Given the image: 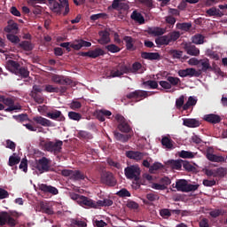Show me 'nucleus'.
<instances>
[{"mask_svg":"<svg viewBox=\"0 0 227 227\" xmlns=\"http://www.w3.org/2000/svg\"><path fill=\"white\" fill-rule=\"evenodd\" d=\"M141 68H143V65L139 62H135L132 64V67L129 66L130 74H136L137 72H139Z\"/></svg>","mask_w":227,"mask_h":227,"instance_id":"49530a36","label":"nucleus"},{"mask_svg":"<svg viewBox=\"0 0 227 227\" xmlns=\"http://www.w3.org/2000/svg\"><path fill=\"white\" fill-rule=\"evenodd\" d=\"M4 215H5V224H8V226H11V227L16 226L17 221L14 220L13 217H12L6 212H4Z\"/></svg>","mask_w":227,"mask_h":227,"instance_id":"ea45409f","label":"nucleus"},{"mask_svg":"<svg viewBox=\"0 0 227 227\" xmlns=\"http://www.w3.org/2000/svg\"><path fill=\"white\" fill-rule=\"evenodd\" d=\"M112 205L113 200L110 199H104L103 200L96 201V208H98V207H112Z\"/></svg>","mask_w":227,"mask_h":227,"instance_id":"4c0bfd02","label":"nucleus"},{"mask_svg":"<svg viewBox=\"0 0 227 227\" xmlns=\"http://www.w3.org/2000/svg\"><path fill=\"white\" fill-rule=\"evenodd\" d=\"M51 82L61 86H74V81L63 75L53 74L51 76Z\"/></svg>","mask_w":227,"mask_h":227,"instance_id":"9d476101","label":"nucleus"},{"mask_svg":"<svg viewBox=\"0 0 227 227\" xmlns=\"http://www.w3.org/2000/svg\"><path fill=\"white\" fill-rule=\"evenodd\" d=\"M206 157L210 162H224V157L211 153H207Z\"/></svg>","mask_w":227,"mask_h":227,"instance_id":"7c9ffc66","label":"nucleus"},{"mask_svg":"<svg viewBox=\"0 0 227 227\" xmlns=\"http://www.w3.org/2000/svg\"><path fill=\"white\" fill-rule=\"evenodd\" d=\"M169 54L170 56H172L174 59H180L182 56H184V51L177 50H170Z\"/></svg>","mask_w":227,"mask_h":227,"instance_id":"09e8293b","label":"nucleus"},{"mask_svg":"<svg viewBox=\"0 0 227 227\" xmlns=\"http://www.w3.org/2000/svg\"><path fill=\"white\" fill-rule=\"evenodd\" d=\"M160 215H161L163 219H168V217H171V211L168 208L161 209L160 211Z\"/></svg>","mask_w":227,"mask_h":227,"instance_id":"0e129e2a","label":"nucleus"},{"mask_svg":"<svg viewBox=\"0 0 227 227\" xmlns=\"http://www.w3.org/2000/svg\"><path fill=\"white\" fill-rule=\"evenodd\" d=\"M187 180L185 179H178L176 182V184H172V187L176 188L177 191L181 192H186L187 191Z\"/></svg>","mask_w":227,"mask_h":227,"instance_id":"5701e85b","label":"nucleus"},{"mask_svg":"<svg viewBox=\"0 0 227 227\" xmlns=\"http://www.w3.org/2000/svg\"><path fill=\"white\" fill-rule=\"evenodd\" d=\"M178 38H180V33L178 31H172L168 35L158 36L155 39V43L158 45V47L162 45H169V43L176 42Z\"/></svg>","mask_w":227,"mask_h":227,"instance_id":"20e7f679","label":"nucleus"},{"mask_svg":"<svg viewBox=\"0 0 227 227\" xmlns=\"http://www.w3.org/2000/svg\"><path fill=\"white\" fill-rule=\"evenodd\" d=\"M147 33L151 35V36H162V35L166 33V30L159 27H153L147 29Z\"/></svg>","mask_w":227,"mask_h":227,"instance_id":"a878e982","label":"nucleus"},{"mask_svg":"<svg viewBox=\"0 0 227 227\" xmlns=\"http://www.w3.org/2000/svg\"><path fill=\"white\" fill-rule=\"evenodd\" d=\"M81 207H89V208H97V201L82 195V199H80V202L78 203Z\"/></svg>","mask_w":227,"mask_h":227,"instance_id":"dca6fc26","label":"nucleus"},{"mask_svg":"<svg viewBox=\"0 0 227 227\" xmlns=\"http://www.w3.org/2000/svg\"><path fill=\"white\" fill-rule=\"evenodd\" d=\"M108 52H112V54H116V52H120L121 49L118 47L116 44H108L105 47Z\"/></svg>","mask_w":227,"mask_h":227,"instance_id":"c03bdc74","label":"nucleus"},{"mask_svg":"<svg viewBox=\"0 0 227 227\" xmlns=\"http://www.w3.org/2000/svg\"><path fill=\"white\" fill-rule=\"evenodd\" d=\"M39 191H42V192H44V194H52L53 196H56L57 194H59V191L58 188L52 186V185H47L45 184H38Z\"/></svg>","mask_w":227,"mask_h":227,"instance_id":"4468645a","label":"nucleus"},{"mask_svg":"<svg viewBox=\"0 0 227 227\" xmlns=\"http://www.w3.org/2000/svg\"><path fill=\"white\" fill-rule=\"evenodd\" d=\"M149 95H152V93H150L149 91L137 90L128 93L126 95V98H128L129 100H131V98H135L136 100H137V102H139V100H143V98H146Z\"/></svg>","mask_w":227,"mask_h":227,"instance_id":"1a4fd4ad","label":"nucleus"},{"mask_svg":"<svg viewBox=\"0 0 227 227\" xmlns=\"http://www.w3.org/2000/svg\"><path fill=\"white\" fill-rule=\"evenodd\" d=\"M146 153H141L139 151H128L126 152V157L128 159H133V160H142Z\"/></svg>","mask_w":227,"mask_h":227,"instance_id":"412c9836","label":"nucleus"},{"mask_svg":"<svg viewBox=\"0 0 227 227\" xmlns=\"http://www.w3.org/2000/svg\"><path fill=\"white\" fill-rule=\"evenodd\" d=\"M167 81L170 84V88H173V86H178V84H180V82H182L180 78L175 77V76H168Z\"/></svg>","mask_w":227,"mask_h":227,"instance_id":"58836bf2","label":"nucleus"},{"mask_svg":"<svg viewBox=\"0 0 227 227\" xmlns=\"http://www.w3.org/2000/svg\"><path fill=\"white\" fill-rule=\"evenodd\" d=\"M143 59H148L149 61H160V54L159 52H146L141 53Z\"/></svg>","mask_w":227,"mask_h":227,"instance_id":"aec40b11","label":"nucleus"},{"mask_svg":"<svg viewBox=\"0 0 227 227\" xmlns=\"http://www.w3.org/2000/svg\"><path fill=\"white\" fill-rule=\"evenodd\" d=\"M44 91L47 93H59V89L58 87H53L51 84L45 85Z\"/></svg>","mask_w":227,"mask_h":227,"instance_id":"5fc2aeb1","label":"nucleus"},{"mask_svg":"<svg viewBox=\"0 0 227 227\" xmlns=\"http://www.w3.org/2000/svg\"><path fill=\"white\" fill-rule=\"evenodd\" d=\"M183 125L190 129H196V127H200V124L198 119H184Z\"/></svg>","mask_w":227,"mask_h":227,"instance_id":"cd10ccee","label":"nucleus"},{"mask_svg":"<svg viewBox=\"0 0 227 227\" xmlns=\"http://www.w3.org/2000/svg\"><path fill=\"white\" fill-rule=\"evenodd\" d=\"M99 39L98 40V43L100 45H107V43H111V34L107 30H101L98 32Z\"/></svg>","mask_w":227,"mask_h":227,"instance_id":"2eb2a0df","label":"nucleus"},{"mask_svg":"<svg viewBox=\"0 0 227 227\" xmlns=\"http://www.w3.org/2000/svg\"><path fill=\"white\" fill-rule=\"evenodd\" d=\"M0 102H3L4 106H8L5 109L6 113H12V111H19V109H20V106H15V101H13L12 98H4L2 96Z\"/></svg>","mask_w":227,"mask_h":227,"instance_id":"f8f14e48","label":"nucleus"},{"mask_svg":"<svg viewBox=\"0 0 227 227\" xmlns=\"http://www.w3.org/2000/svg\"><path fill=\"white\" fill-rule=\"evenodd\" d=\"M20 162V158L16 157V156H10L9 158V166L13 167L17 166Z\"/></svg>","mask_w":227,"mask_h":227,"instance_id":"bf43d9fd","label":"nucleus"},{"mask_svg":"<svg viewBox=\"0 0 227 227\" xmlns=\"http://www.w3.org/2000/svg\"><path fill=\"white\" fill-rule=\"evenodd\" d=\"M40 212H43V214H47L48 215H52L54 214V211L52 208H51L47 204L44 202H40Z\"/></svg>","mask_w":227,"mask_h":227,"instance_id":"c9c22d12","label":"nucleus"},{"mask_svg":"<svg viewBox=\"0 0 227 227\" xmlns=\"http://www.w3.org/2000/svg\"><path fill=\"white\" fill-rule=\"evenodd\" d=\"M179 157H181V159H194V153L189 151H181L179 153Z\"/></svg>","mask_w":227,"mask_h":227,"instance_id":"3c124183","label":"nucleus"},{"mask_svg":"<svg viewBox=\"0 0 227 227\" xmlns=\"http://www.w3.org/2000/svg\"><path fill=\"white\" fill-rule=\"evenodd\" d=\"M203 120L205 121H207V123H212L213 125L221 123V121H222L221 116L215 114H209L204 115Z\"/></svg>","mask_w":227,"mask_h":227,"instance_id":"4be33fe9","label":"nucleus"},{"mask_svg":"<svg viewBox=\"0 0 227 227\" xmlns=\"http://www.w3.org/2000/svg\"><path fill=\"white\" fill-rule=\"evenodd\" d=\"M7 24H8V26H6L4 28V31L5 33H12V31H18L19 30V24H17L12 20H8Z\"/></svg>","mask_w":227,"mask_h":227,"instance_id":"c756f323","label":"nucleus"},{"mask_svg":"<svg viewBox=\"0 0 227 227\" xmlns=\"http://www.w3.org/2000/svg\"><path fill=\"white\" fill-rule=\"evenodd\" d=\"M198 189H200V184H192L188 183L185 192H192L194 191H198Z\"/></svg>","mask_w":227,"mask_h":227,"instance_id":"680f3d73","label":"nucleus"},{"mask_svg":"<svg viewBox=\"0 0 227 227\" xmlns=\"http://www.w3.org/2000/svg\"><path fill=\"white\" fill-rule=\"evenodd\" d=\"M161 145L167 148V150H173V148H175V145H173V140L168 137H163L161 138Z\"/></svg>","mask_w":227,"mask_h":227,"instance_id":"72a5a7b5","label":"nucleus"},{"mask_svg":"<svg viewBox=\"0 0 227 227\" xmlns=\"http://www.w3.org/2000/svg\"><path fill=\"white\" fill-rule=\"evenodd\" d=\"M183 168L185 169V171H195L196 167L192 166L189 161H184L183 163Z\"/></svg>","mask_w":227,"mask_h":227,"instance_id":"69168bd1","label":"nucleus"},{"mask_svg":"<svg viewBox=\"0 0 227 227\" xmlns=\"http://www.w3.org/2000/svg\"><path fill=\"white\" fill-rule=\"evenodd\" d=\"M78 56H82L91 58L92 59H97V58H100V56H106V51L102 50V48H96L94 50H90L89 51H80Z\"/></svg>","mask_w":227,"mask_h":227,"instance_id":"6e6552de","label":"nucleus"},{"mask_svg":"<svg viewBox=\"0 0 227 227\" xmlns=\"http://www.w3.org/2000/svg\"><path fill=\"white\" fill-rule=\"evenodd\" d=\"M144 86H149L151 90H157L159 83L153 80H148L143 82Z\"/></svg>","mask_w":227,"mask_h":227,"instance_id":"8fccbe9b","label":"nucleus"},{"mask_svg":"<svg viewBox=\"0 0 227 227\" xmlns=\"http://www.w3.org/2000/svg\"><path fill=\"white\" fill-rule=\"evenodd\" d=\"M118 67L121 70V74H122V75L124 74H130V66L122 64L121 66H118Z\"/></svg>","mask_w":227,"mask_h":227,"instance_id":"e2e57ef3","label":"nucleus"},{"mask_svg":"<svg viewBox=\"0 0 227 227\" xmlns=\"http://www.w3.org/2000/svg\"><path fill=\"white\" fill-rule=\"evenodd\" d=\"M123 40L126 43V49L127 51H134V43L136 42V40H134V38H132V36L130 35H125L123 37Z\"/></svg>","mask_w":227,"mask_h":227,"instance_id":"2f4dec72","label":"nucleus"},{"mask_svg":"<svg viewBox=\"0 0 227 227\" xmlns=\"http://www.w3.org/2000/svg\"><path fill=\"white\" fill-rule=\"evenodd\" d=\"M124 175L129 180L137 182L141 179V168L137 165H131L124 169Z\"/></svg>","mask_w":227,"mask_h":227,"instance_id":"39448f33","label":"nucleus"},{"mask_svg":"<svg viewBox=\"0 0 227 227\" xmlns=\"http://www.w3.org/2000/svg\"><path fill=\"white\" fill-rule=\"evenodd\" d=\"M33 121L38 125H42V127H52V121L42 116H35Z\"/></svg>","mask_w":227,"mask_h":227,"instance_id":"393cba45","label":"nucleus"},{"mask_svg":"<svg viewBox=\"0 0 227 227\" xmlns=\"http://www.w3.org/2000/svg\"><path fill=\"white\" fill-rule=\"evenodd\" d=\"M207 17H224V12L215 7H211L206 11Z\"/></svg>","mask_w":227,"mask_h":227,"instance_id":"bb28decb","label":"nucleus"},{"mask_svg":"<svg viewBox=\"0 0 227 227\" xmlns=\"http://www.w3.org/2000/svg\"><path fill=\"white\" fill-rule=\"evenodd\" d=\"M199 226L200 227H210V221L208 220V218H202L199 222Z\"/></svg>","mask_w":227,"mask_h":227,"instance_id":"338daca9","label":"nucleus"},{"mask_svg":"<svg viewBox=\"0 0 227 227\" xmlns=\"http://www.w3.org/2000/svg\"><path fill=\"white\" fill-rule=\"evenodd\" d=\"M224 214H226V212L223 209H214L209 212V215L214 219L219 217V215H224Z\"/></svg>","mask_w":227,"mask_h":227,"instance_id":"de8ad7c7","label":"nucleus"},{"mask_svg":"<svg viewBox=\"0 0 227 227\" xmlns=\"http://www.w3.org/2000/svg\"><path fill=\"white\" fill-rule=\"evenodd\" d=\"M184 49L186 54H189V56H198L200 54V50L198 47L191 43H184Z\"/></svg>","mask_w":227,"mask_h":227,"instance_id":"a211bd4d","label":"nucleus"},{"mask_svg":"<svg viewBox=\"0 0 227 227\" xmlns=\"http://www.w3.org/2000/svg\"><path fill=\"white\" fill-rule=\"evenodd\" d=\"M192 143H194V145H202L203 140L201 139V137H200V136L193 135L192 137Z\"/></svg>","mask_w":227,"mask_h":227,"instance_id":"774afa93","label":"nucleus"},{"mask_svg":"<svg viewBox=\"0 0 227 227\" xmlns=\"http://www.w3.org/2000/svg\"><path fill=\"white\" fill-rule=\"evenodd\" d=\"M192 42L195 45H203L205 43V37L201 34H197L192 37Z\"/></svg>","mask_w":227,"mask_h":227,"instance_id":"e433bc0d","label":"nucleus"},{"mask_svg":"<svg viewBox=\"0 0 227 227\" xmlns=\"http://www.w3.org/2000/svg\"><path fill=\"white\" fill-rule=\"evenodd\" d=\"M6 38L12 43H19V42H20V38H19L17 35L13 34H7Z\"/></svg>","mask_w":227,"mask_h":227,"instance_id":"13d9d810","label":"nucleus"},{"mask_svg":"<svg viewBox=\"0 0 227 227\" xmlns=\"http://www.w3.org/2000/svg\"><path fill=\"white\" fill-rule=\"evenodd\" d=\"M70 47L74 51H81L82 47H91V43L82 39L75 40L74 43H71Z\"/></svg>","mask_w":227,"mask_h":227,"instance_id":"f3484780","label":"nucleus"},{"mask_svg":"<svg viewBox=\"0 0 227 227\" xmlns=\"http://www.w3.org/2000/svg\"><path fill=\"white\" fill-rule=\"evenodd\" d=\"M59 3L56 0H48V3L51 6V10L57 13V15H64L67 17V13H70V4H68V0H59Z\"/></svg>","mask_w":227,"mask_h":227,"instance_id":"f257e3e1","label":"nucleus"},{"mask_svg":"<svg viewBox=\"0 0 227 227\" xmlns=\"http://www.w3.org/2000/svg\"><path fill=\"white\" fill-rule=\"evenodd\" d=\"M84 178H86V176H84V173L81 172V170H73L70 180L77 182L79 180H84Z\"/></svg>","mask_w":227,"mask_h":227,"instance_id":"473e14b6","label":"nucleus"},{"mask_svg":"<svg viewBox=\"0 0 227 227\" xmlns=\"http://www.w3.org/2000/svg\"><path fill=\"white\" fill-rule=\"evenodd\" d=\"M30 97H32V98L37 104H43V101L45 100V98H43V94H42V92L32 94L30 95Z\"/></svg>","mask_w":227,"mask_h":227,"instance_id":"a19ab883","label":"nucleus"},{"mask_svg":"<svg viewBox=\"0 0 227 227\" xmlns=\"http://www.w3.org/2000/svg\"><path fill=\"white\" fill-rule=\"evenodd\" d=\"M78 137L80 139H93V135L88 131L80 130L78 132Z\"/></svg>","mask_w":227,"mask_h":227,"instance_id":"37998d69","label":"nucleus"},{"mask_svg":"<svg viewBox=\"0 0 227 227\" xmlns=\"http://www.w3.org/2000/svg\"><path fill=\"white\" fill-rule=\"evenodd\" d=\"M179 77H200L201 73L197 71L195 68L189 67L186 69H180L177 72Z\"/></svg>","mask_w":227,"mask_h":227,"instance_id":"ddd939ff","label":"nucleus"},{"mask_svg":"<svg viewBox=\"0 0 227 227\" xmlns=\"http://www.w3.org/2000/svg\"><path fill=\"white\" fill-rule=\"evenodd\" d=\"M184 102H185V97L184 95L180 96L179 98L176 100V109H182V107H184Z\"/></svg>","mask_w":227,"mask_h":227,"instance_id":"4d7b16f0","label":"nucleus"},{"mask_svg":"<svg viewBox=\"0 0 227 227\" xmlns=\"http://www.w3.org/2000/svg\"><path fill=\"white\" fill-rule=\"evenodd\" d=\"M68 118L69 120H74V121H80L82 118V115L77 112H69Z\"/></svg>","mask_w":227,"mask_h":227,"instance_id":"a18cd8bd","label":"nucleus"},{"mask_svg":"<svg viewBox=\"0 0 227 227\" xmlns=\"http://www.w3.org/2000/svg\"><path fill=\"white\" fill-rule=\"evenodd\" d=\"M116 196H119V198H130L132 194H130V192L127 190V188H122L119 192H117Z\"/></svg>","mask_w":227,"mask_h":227,"instance_id":"79ce46f5","label":"nucleus"},{"mask_svg":"<svg viewBox=\"0 0 227 227\" xmlns=\"http://www.w3.org/2000/svg\"><path fill=\"white\" fill-rule=\"evenodd\" d=\"M41 145L45 152H50L54 155H59L63 150V141L61 140H56L55 142L43 140L41 142Z\"/></svg>","mask_w":227,"mask_h":227,"instance_id":"7ed1b4c3","label":"nucleus"},{"mask_svg":"<svg viewBox=\"0 0 227 227\" xmlns=\"http://www.w3.org/2000/svg\"><path fill=\"white\" fill-rule=\"evenodd\" d=\"M176 27H178V29H181L182 31H189V29H191V27H192V24H191V23H178L176 25Z\"/></svg>","mask_w":227,"mask_h":227,"instance_id":"6e6d98bb","label":"nucleus"},{"mask_svg":"<svg viewBox=\"0 0 227 227\" xmlns=\"http://www.w3.org/2000/svg\"><path fill=\"white\" fill-rule=\"evenodd\" d=\"M131 19L132 20L138 22V24H145V17H143V14H141V12H137V11H134L131 13Z\"/></svg>","mask_w":227,"mask_h":227,"instance_id":"f704fd0d","label":"nucleus"},{"mask_svg":"<svg viewBox=\"0 0 227 227\" xmlns=\"http://www.w3.org/2000/svg\"><path fill=\"white\" fill-rule=\"evenodd\" d=\"M168 164H170L172 169H182V161L180 160H170Z\"/></svg>","mask_w":227,"mask_h":227,"instance_id":"603ef678","label":"nucleus"},{"mask_svg":"<svg viewBox=\"0 0 227 227\" xmlns=\"http://www.w3.org/2000/svg\"><path fill=\"white\" fill-rule=\"evenodd\" d=\"M20 48L27 51H33V44L29 41H23L20 43Z\"/></svg>","mask_w":227,"mask_h":227,"instance_id":"864d4df0","label":"nucleus"},{"mask_svg":"<svg viewBox=\"0 0 227 227\" xmlns=\"http://www.w3.org/2000/svg\"><path fill=\"white\" fill-rule=\"evenodd\" d=\"M101 184L107 185L108 187H116L118 181L114 176V174L109 171H105L101 174L100 177Z\"/></svg>","mask_w":227,"mask_h":227,"instance_id":"0eeeda50","label":"nucleus"},{"mask_svg":"<svg viewBox=\"0 0 227 227\" xmlns=\"http://www.w3.org/2000/svg\"><path fill=\"white\" fill-rule=\"evenodd\" d=\"M50 164L51 160L46 157H43L38 160L35 168L41 174L47 173L51 169Z\"/></svg>","mask_w":227,"mask_h":227,"instance_id":"9b49d317","label":"nucleus"},{"mask_svg":"<svg viewBox=\"0 0 227 227\" xmlns=\"http://www.w3.org/2000/svg\"><path fill=\"white\" fill-rule=\"evenodd\" d=\"M115 120L118 123L117 129L120 132H122L123 134H129V132H132V127H130L129 121H127L123 115L120 114H116Z\"/></svg>","mask_w":227,"mask_h":227,"instance_id":"423d86ee","label":"nucleus"},{"mask_svg":"<svg viewBox=\"0 0 227 227\" xmlns=\"http://www.w3.org/2000/svg\"><path fill=\"white\" fill-rule=\"evenodd\" d=\"M33 121L38 125H42V127H52V121L42 116H35Z\"/></svg>","mask_w":227,"mask_h":227,"instance_id":"b1692460","label":"nucleus"},{"mask_svg":"<svg viewBox=\"0 0 227 227\" xmlns=\"http://www.w3.org/2000/svg\"><path fill=\"white\" fill-rule=\"evenodd\" d=\"M6 67L10 72L15 74V75L23 77V79H27V77H29V71L26 67H20V64L18 61L8 60Z\"/></svg>","mask_w":227,"mask_h":227,"instance_id":"f03ea898","label":"nucleus"},{"mask_svg":"<svg viewBox=\"0 0 227 227\" xmlns=\"http://www.w3.org/2000/svg\"><path fill=\"white\" fill-rule=\"evenodd\" d=\"M114 136L116 141H120L121 143H129V139L132 137V136L129 134L124 135L118 131H114Z\"/></svg>","mask_w":227,"mask_h":227,"instance_id":"c85d7f7f","label":"nucleus"},{"mask_svg":"<svg viewBox=\"0 0 227 227\" xmlns=\"http://www.w3.org/2000/svg\"><path fill=\"white\" fill-rule=\"evenodd\" d=\"M215 177L216 176H224L226 175V168H223V167H220L216 169H215Z\"/></svg>","mask_w":227,"mask_h":227,"instance_id":"052dcab7","label":"nucleus"},{"mask_svg":"<svg viewBox=\"0 0 227 227\" xmlns=\"http://www.w3.org/2000/svg\"><path fill=\"white\" fill-rule=\"evenodd\" d=\"M47 118L51 120H56L57 121H65V116L59 110H52L51 112H48L46 114Z\"/></svg>","mask_w":227,"mask_h":227,"instance_id":"6ab92c4d","label":"nucleus"}]
</instances>
